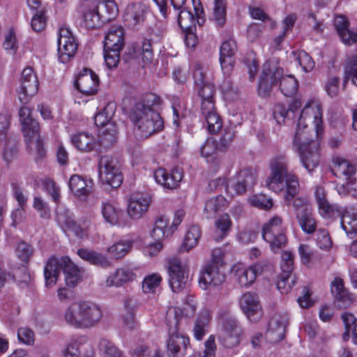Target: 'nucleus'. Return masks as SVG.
Segmentation results:
<instances>
[{"instance_id":"58836bf2","label":"nucleus","mask_w":357,"mask_h":357,"mask_svg":"<svg viewBox=\"0 0 357 357\" xmlns=\"http://www.w3.org/2000/svg\"><path fill=\"white\" fill-rule=\"evenodd\" d=\"M133 242L130 240H121L107 248V252L112 259H121L131 250Z\"/></svg>"},{"instance_id":"f704fd0d","label":"nucleus","mask_w":357,"mask_h":357,"mask_svg":"<svg viewBox=\"0 0 357 357\" xmlns=\"http://www.w3.org/2000/svg\"><path fill=\"white\" fill-rule=\"evenodd\" d=\"M211 20L217 27H223L227 22V0H214Z\"/></svg>"},{"instance_id":"7c9ffc66","label":"nucleus","mask_w":357,"mask_h":357,"mask_svg":"<svg viewBox=\"0 0 357 357\" xmlns=\"http://www.w3.org/2000/svg\"><path fill=\"white\" fill-rule=\"evenodd\" d=\"M101 213L105 220L111 225H120L123 211L117 206L109 202H102Z\"/></svg>"},{"instance_id":"412c9836","label":"nucleus","mask_w":357,"mask_h":357,"mask_svg":"<svg viewBox=\"0 0 357 357\" xmlns=\"http://www.w3.org/2000/svg\"><path fill=\"white\" fill-rule=\"evenodd\" d=\"M183 176L182 169L178 167H174L169 172L159 168L154 172L155 181L168 189L177 188L183 178Z\"/></svg>"},{"instance_id":"09e8293b","label":"nucleus","mask_w":357,"mask_h":357,"mask_svg":"<svg viewBox=\"0 0 357 357\" xmlns=\"http://www.w3.org/2000/svg\"><path fill=\"white\" fill-rule=\"evenodd\" d=\"M218 150H220L219 144L213 137H208L200 148L202 156L206 158L207 161L213 158Z\"/></svg>"},{"instance_id":"680f3d73","label":"nucleus","mask_w":357,"mask_h":357,"mask_svg":"<svg viewBox=\"0 0 357 357\" xmlns=\"http://www.w3.org/2000/svg\"><path fill=\"white\" fill-rule=\"evenodd\" d=\"M280 268L282 273L287 274H292L294 268V255L290 252H283L281 257Z\"/></svg>"},{"instance_id":"6e6d98bb","label":"nucleus","mask_w":357,"mask_h":357,"mask_svg":"<svg viewBox=\"0 0 357 357\" xmlns=\"http://www.w3.org/2000/svg\"><path fill=\"white\" fill-rule=\"evenodd\" d=\"M162 280L160 275L152 274L144 278L142 282V290L144 293H153Z\"/></svg>"},{"instance_id":"2f4dec72","label":"nucleus","mask_w":357,"mask_h":357,"mask_svg":"<svg viewBox=\"0 0 357 357\" xmlns=\"http://www.w3.org/2000/svg\"><path fill=\"white\" fill-rule=\"evenodd\" d=\"M96 7L105 23L114 19L119 9L114 0H95Z\"/></svg>"},{"instance_id":"393cba45","label":"nucleus","mask_w":357,"mask_h":357,"mask_svg":"<svg viewBox=\"0 0 357 357\" xmlns=\"http://www.w3.org/2000/svg\"><path fill=\"white\" fill-rule=\"evenodd\" d=\"M31 109L27 107H22L19 111L22 131L25 138H32L38 135L40 130L38 123L32 118Z\"/></svg>"},{"instance_id":"bf43d9fd","label":"nucleus","mask_w":357,"mask_h":357,"mask_svg":"<svg viewBox=\"0 0 357 357\" xmlns=\"http://www.w3.org/2000/svg\"><path fill=\"white\" fill-rule=\"evenodd\" d=\"M33 207L39 213L40 217L47 219L50 218L51 211L47 202L41 197L37 196L33 198Z\"/></svg>"},{"instance_id":"20e7f679","label":"nucleus","mask_w":357,"mask_h":357,"mask_svg":"<svg viewBox=\"0 0 357 357\" xmlns=\"http://www.w3.org/2000/svg\"><path fill=\"white\" fill-rule=\"evenodd\" d=\"M61 270L65 274V280L68 287H75L81 280V270L71 261L70 257L64 256L58 259L51 257L44 268L45 285L52 287L57 281Z\"/></svg>"},{"instance_id":"864d4df0","label":"nucleus","mask_w":357,"mask_h":357,"mask_svg":"<svg viewBox=\"0 0 357 357\" xmlns=\"http://www.w3.org/2000/svg\"><path fill=\"white\" fill-rule=\"evenodd\" d=\"M248 201L251 206L261 210H268L273 206L272 199L263 194L252 195Z\"/></svg>"},{"instance_id":"aec40b11","label":"nucleus","mask_w":357,"mask_h":357,"mask_svg":"<svg viewBox=\"0 0 357 357\" xmlns=\"http://www.w3.org/2000/svg\"><path fill=\"white\" fill-rule=\"evenodd\" d=\"M236 178V183H232L230 187L233 192L229 190L231 196L242 195L255 185V170L252 167L241 169L237 174Z\"/></svg>"},{"instance_id":"4d7b16f0","label":"nucleus","mask_w":357,"mask_h":357,"mask_svg":"<svg viewBox=\"0 0 357 357\" xmlns=\"http://www.w3.org/2000/svg\"><path fill=\"white\" fill-rule=\"evenodd\" d=\"M31 28L33 31L39 32L45 29L47 25V17L43 9L38 10L32 17Z\"/></svg>"},{"instance_id":"c03bdc74","label":"nucleus","mask_w":357,"mask_h":357,"mask_svg":"<svg viewBox=\"0 0 357 357\" xmlns=\"http://www.w3.org/2000/svg\"><path fill=\"white\" fill-rule=\"evenodd\" d=\"M79 302L70 305L64 312V319L66 323L75 328H80Z\"/></svg>"},{"instance_id":"f3484780","label":"nucleus","mask_w":357,"mask_h":357,"mask_svg":"<svg viewBox=\"0 0 357 357\" xmlns=\"http://www.w3.org/2000/svg\"><path fill=\"white\" fill-rule=\"evenodd\" d=\"M75 88L86 96H92L98 92L99 86L98 76L91 70L84 68L77 77Z\"/></svg>"},{"instance_id":"6e6552de","label":"nucleus","mask_w":357,"mask_h":357,"mask_svg":"<svg viewBox=\"0 0 357 357\" xmlns=\"http://www.w3.org/2000/svg\"><path fill=\"white\" fill-rule=\"evenodd\" d=\"M296 149L303 167L311 173L319 165L320 149L317 143L312 139L303 141L293 144Z\"/></svg>"},{"instance_id":"1a4fd4ad","label":"nucleus","mask_w":357,"mask_h":357,"mask_svg":"<svg viewBox=\"0 0 357 357\" xmlns=\"http://www.w3.org/2000/svg\"><path fill=\"white\" fill-rule=\"evenodd\" d=\"M263 238L270 245L271 249L276 252L287 243V237L282 227V218L274 216L264 225Z\"/></svg>"},{"instance_id":"052dcab7","label":"nucleus","mask_w":357,"mask_h":357,"mask_svg":"<svg viewBox=\"0 0 357 357\" xmlns=\"http://www.w3.org/2000/svg\"><path fill=\"white\" fill-rule=\"evenodd\" d=\"M34 249L32 245L26 242H20L17 247V256L23 261L28 262L32 257Z\"/></svg>"},{"instance_id":"9b49d317","label":"nucleus","mask_w":357,"mask_h":357,"mask_svg":"<svg viewBox=\"0 0 357 357\" xmlns=\"http://www.w3.org/2000/svg\"><path fill=\"white\" fill-rule=\"evenodd\" d=\"M167 272L168 282L172 291H182L185 287L188 278L187 266L179 259H172L169 262Z\"/></svg>"},{"instance_id":"4be33fe9","label":"nucleus","mask_w":357,"mask_h":357,"mask_svg":"<svg viewBox=\"0 0 357 357\" xmlns=\"http://www.w3.org/2000/svg\"><path fill=\"white\" fill-rule=\"evenodd\" d=\"M151 198L148 195L137 194L130 197L128 205V214L134 220H138L148 211Z\"/></svg>"},{"instance_id":"473e14b6","label":"nucleus","mask_w":357,"mask_h":357,"mask_svg":"<svg viewBox=\"0 0 357 357\" xmlns=\"http://www.w3.org/2000/svg\"><path fill=\"white\" fill-rule=\"evenodd\" d=\"M72 144L79 151L89 152L96 146L94 137L86 132H80L71 137Z\"/></svg>"},{"instance_id":"e2e57ef3","label":"nucleus","mask_w":357,"mask_h":357,"mask_svg":"<svg viewBox=\"0 0 357 357\" xmlns=\"http://www.w3.org/2000/svg\"><path fill=\"white\" fill-rule=\"evenodd\" d=\"M289 109L282 104H277L273 107V116L276 122L281 125L289 117Z\"/></svg>"},{"instance_id":"cd10ccee","label":"nucleus","mask_w":357,"mask_h":357,"mask_svg":"<svg viewBox=\"0 0 357 357\" xmlns=\"http://www.w3.org/2000/svg\"><path fill=\"white\" fill-rule=\"evenodd\" d=\"M231 271L235 280L241 287H247L251 285L257 278L251 266L245 267L241 264H235L233 266Z\"/></svg>"},{"instance_id":"338daca9","label":"nucleus","mask_w":357,"mask_h":357,"mask_svg":"<svg viewBox=\"0 0 357 357\" xmlns=\"http://www.w3.org/2000/svg\"><path fill=\"white\" fill-rule=\"evenodd\" d=\"M317 244L323 250H328L332 246V241L328 231L324 229L317 230Z\"/></svg>"},{"instance_id":"bb28decb","label":"nucleus","mask_w":357,"mask_h":357,"mask_svg":"<svg viewBox=\"0 0 357 357\" xmlns=\"http://www.w3.org/2000/svg\"><path fill=\"white\" fill-rule=\"evenodd\" d=\"M340 215L342 228L349 238H354L357 234V210L347 208Z\"/></svg>"},{"instance_id":"a19ab883","label":"nucleus","mask_w":357,"mask_h":357,"mask_svg":"<svg viewBox=\"0 0 357 357\" xmlns=\"http://www.w3.org/2000/svg\"><path fill=\"white\" fill-rule=\"evenodd\" d=\"M226 204V199L222 195L212 197L206 202L204 213L207 218H213Z\"/></svg>"},{"instance_id":"e433bc0d","label":"nucleus","mask_w":357,"mask_h":357,"mask_svg":"<svg viewBox=\"0 0 357 357\" xmlns=\"http://www.w3.org/2000/svg\"><path fill=\"white\" fill-rule=\"evenodd\" d=\"M231 225V220L227 214H224L217 219L215 222L213 235L215 241L219 242L225 238L228 235Z\"/></svg>"},{"instance_id":"de8ad7c7","label":"nucleus","mask_w":357,"mask_h":357,"mask_svg":"<svg viewBox=\"0 0 357 357\" xmlns=\"http://www.w3.org/2000/svg\"><path fill=\"white\" fill-rule=\"evenodd\" d=\"M18 273L23 275L22 280H26L28 277L26 268L24 266L15 268L12 269V273L0 268V288L10 280L20 281L17 278Z\"/></svg>"},{"instance_id":"603ef678","label":"nucleus","mask_w":357,"mask_h":357,"mask_svg":"<svg viewBox=\"0 0 357 357\" xmlns=\"http://www.w3.org/2000/svg\"><path fill=\"white\" fill-rule=\"evenodd\" d=\"M296 282V278L292 274L282 273L277 282V287L282 294H287Z\"/></svg>"},{"instance_id":"4468645a","label":"nucleus","mask_w":357,"mask_h":357,"mask_svg":"<svg viewBox=\"0 0 357 357\" xmlns=\"http://www.w3.org/2000/svg\"><path fill=\"white\" fill-rule=\"evenodd\" d=\"M77 49L72 32L66 27H61L59 32L58 54L61 62L67 63L73 57Z\"/></svg>"},{"instance_id":"f03ea898","label":"nucleus","mask_w":357,"mask_h":357,"mask_svg":"<svg viewBox=\"0 0 357 357\" xmlns=\"http://www.w3.org/2000/svg\"><path fill=\"white\" fill-rule=\"evenodd\" d=\"M130 119L135 132L140 138H147L163 128V121L158 112L150 106L138 102L132 109Z\"/></svg>"},{"instance_id":"4c0bfd02","label":"nucleus","mask_w":357,"mask_h":357,"mask_svg":"<svg viewBox=\"0 0 357 357\" xmlns=\"http://www.w3.org/2000/svg\"><path fill=\"white\" fill-rule=\"evenodd\" d=\"M296 218L301 227L305 232L312 234L315 231L316 224L312 217L311 208H301Z\"/></svg>"},{"instance_id":"13d9d810","label":"nucleus","mask_w":357,"mask_h":357,"mask_svg":"<svg viewBox=\"0 0 357 357\" xmlns=\"http://www.w3.org/2000/svg\"><path fill=\"white\" fill-rule=\"evenodd\" d=\"M318 205L319 213L324 218H329L342 213V211L337 206L330 204L328 200L320 202Z\"/></svg>"},{"instance_id":"5701e85b","label":"nucleus","mask_w":357,"mask_h":357,"mask_svg":"<svg viewBox=\"0 0 357 357\" xmlns=\"http://www.w3.org/2000/svg\"><path fill=\"white\" fill-rule=\"evenodd\" d=\"M56 221L65 232L71 231L77 236L82 234V228L75 221L73 213L66 207H57Z\"/></svg>"},{"instance_id":"37998d69","label":"nucleus","mask_w":357,"mask_h":357,"mask_svg":"<svg viewBox=\"0 0 357 357\" xmlns=\"http://www.w3.org/2000/svg\"><path fill=\"white\" fill-rule=\"evenodd\" d=\"M201 237V231L199 227L192 226L186 232L183 243L181 249L184 251L188 252L194 248L198 244L199 240Z\"/></svg>"},{"instance_id":"a878e982","label":"nucleus","mask_w":357,"mask_h":357,"mask_svg":"<svg viewBox=\"0 0 357 357\" xmlns=\"http://www.w3.org/2000/svg\"><path fill=\"white\" fill-rule=\"evenodd\" d=\"M287 318L286 316L275 314L269 322L266 337L273 342L282 340L284 337Z\"/></svg>"},{"instance_id":"49530a36","label":"nucleus","mask_w":357,"mask_h":357,"mask_svg":"<svg viewBox=\"0 0 357 357\" xmlns=\"http://www.w3.org/2000/svg\"><path fill=\"white\" fill-rule=\"evenodd\" d=\"M102 357H123V352L111 341L102 338L98 344Z\"/></svg>"},{"instance_id":"f257e3e1","label":"nucleus","mask_w":357,"mask_h":357,"mask_svg":"<svg viewBox=\"0 0 357 357\" xmlns=\"http://www.w3.org/2000/svg\"><path fill=\"white\" fill-rule=\"evenodd\" d=\"M271 175L266 180L269 190L280 192L286 189L285 203L290 204L299 189L298 177L289 172L288 158L284 154H279L271 160Z\"/></svg>"},{"instance_id":"6ab92c4d","label":"nucleus","mask_w":357,"mask_h":357,"mask_svg":"<svg viewBox=\"0 0 357 357\" xmlns=\"http://www.w3.org/2000/svg\"><path fill=\"white\" fill-rule=\"evenodd\" d=\"M149 12V6L144 2L131 3L126 8L124 20L128 26L135 28L144 23Z\"/></svg>"},{"instance_id":"3c124183","label":"nucleus","mask_w":357,"mask_h":357,"mask_svg":"<svg viewBox=\"0 0 357 357\" xmlns=\"http://www.w3.org/2000/svg\"><path fill=\"white\" fill-rule=\"evenodd\" d=\"M342 319L346 328L345 335L351 332L354 343L357 344V319L351 313L347 312L342 314Z\"/></svg>"},{"instance_id":"ea45409f","label":"nucleus","mask_w":357,"mask_h":357,"mask_svg":"<svg viewBox=\"0 0 357 357\" xmlns=\"http://www.w3.org/2000/svg\"><path fill=\"white\" fill-rule=\"evenodd\" d=\"M168 219L161 216L156 219L151 231V236L156 241H161L165 237H168L174 232V229L167 227Z\"/></svg>"},{"instance_id":"2eb2a0df","label":"nucleus","mask_w":357,"mask_h":357,"mask_svg":"<svg viewBox=\"0 0 357 357\" xmlns=\"http://www.w3.org/2000/svg\"><path fill=\"white\" fill-rule=\"evenodd\" d=\"M225 273L223 267L206 264L200 272L199 279V286L203 289H207L210 286H219L225 281Z\"/></svg>"},{"instance_id":"8fccbe9b","label":"nucleus","mask_w":357,"mask_h":357,"mask_svg":"<svg viewBox=\"0 0 357 357\" xmlns=\"http://www.w3.org/2000/svg\"><path fill=\"white\" fill-rule=\"evenodd\" d=\"M114 114V105L108 103L98 114L95 116V123L97 126H105L112 119Z\"/></svg>"},{"instance_id":"0eeeda50","label":"nucleus","mask_w":357,"mask_h":357,"mask_svg":"<svg viewBox=\"0 0 357 357\" xmlns=\"http://www.w3.org/2000/svg\"><path fill=\"white\" fill-rule=\"evenodd\" d=\"M98 172L101 180L112 188L119 187L123 182L118 162L110 155H105L100 158Z\"/></svg>"},{"instance_id":"7ed1b4c3","label":"nucleus","mask_w":357,"mask_h":357,"mask_svg":"<svg viewBox=\"0 0 357 357\" xmlns=\"http://www.w3.org/2000/svg\"><path fill=\"white\" fill-rule=\"evenodd\" d=\"M183 318L180 308L171 307L166 314V324L168 328V337L166 340L169 357H184L190 345L188 337L179 332V323Z\"/></svg>"},{"instance_id":"c85d7f7f","label":"nucleus","mask_w":357,"mask_h":357,"mask_svg":"<svg viewBox=\"0 0 357 357\" xmlns=\"http://www.w3.org/2000/svg\"><path fill=\"white\" fill-rule=\"evenodd\" d=\"M70 190L77 196H88L92 190L93 181L78 174L73 175L68 183Z\"/></svg>"},{"instance_id":"5fc2aeb1","label":"nucleus","mask_w":357,"mask_h":357,"mask_svg":"<svg viewBox=\"0 0 357 357\" xmlns=\"http://www.w3.org/2000/svg\"><path fill=\"white\" fill-rule=\"evenodd\" d=\"M153 38L144 39L139 45L142 60L144 64H149L152 62L154 54L152 47Z\"/></svg>"},{"instance_id":"423d86ee","label":"nucleus","mask_w":357,"mask_h":357,"mask_svg":"<svg viewBox=\"0 0 357 357\" xmlns=\"http://www.w3.org/2000/svg\"><path fill=\"white\" fill-rule=\"evenodd\" d=\"M306 115H310V118H313L314 119L313 123L314 125L317 137H319L323 135V114L321 106L317 103L312 104L309 107H305L301 112V116L298 121L297 128L295 132L293 144H296L298 142L310 139L307 136V126L305 119V116Z\"/></svg>"},{"instance_id":"0e129e2a","label":"nucleus","mask_w":357,"mask_h":357,"mask_svg":"<svg viewBox=\"0 0 357 357\" xmlns=\"http://www.w3.org/2000/svg\"><path fill=\"white\" fill-rule=\"evenodd\" d=\"M204 119L207 123L208 130L211 133H217L222 128V121L218 113L212 114L211 115L204 117Z\"/></svg>"},{"instance_id":"79ce46f5","label":"nucleus","mask_w":357,"mask_h":357,"mask_svg":"<svg viewBox=\"0 0 357 357\" xmlns=\"http://www.w3.org/2000/svg\"><path fill=\"white\" fill-rule=\"evenodd\" d=\"M298 89V82L291 75H282L280 81V89L285 96L292 97Z\"/></svg>"},{"instance_id":"72a5a7b5","label":"nucleus","mask_w":357,"mask_h":357,"mask_svg":"<svg viewBox=\"0 0 357 357\" xmlns=\"http://www.w3.org/2000/svg\"><path fill=\"white\" fill-rule=\"evenodd\" d=\"M84 328L95 326L102 317V311L96 304L85 301Z\"/></svg>"},{"instance_id":"774afa93","label":"nucleus","mask_w":357,"mask_h":357,"mask_svg":"<svg viewBox=\"0 0 357 357\" xmlns=\"http://www.w3.org/2000/svg\"><path fill=\"white\" fill-rule=\"evenodd\" d=\"M216 350V344L215 342V337L210 336L205 342V349L201 353L195 354L194 357H215Z\"/></svg>"},{"instance_id":"f8f14e48","label":"nucleus","mask_w":357,"mask_h":357,"mask_svg":"<svg viewBox=\"0 0 357 357\" xmlns=\"http://www.w3.org/2000/svg\"><path fill=\"white\" fill-rule=\"evenodd\" d=\"M196 18L186 8L178 10L177 15L178 24L184 31L195 28L196 22L202 26L204 23V11L200 0H192Z\"/></svg>"},{"instance_id":"dca6fc26","label":"nucleus","mask_w":357,"mask_h":357,"mask_svg":"<svg viewBox=\"0 0 357 357\" xmlns=\"http://www.w3.org/2000/svg\"><path fill=\"white\" fill-rule=\"evenodd\" d=\"M96 6L95 0H84L80 5L82 24L86 29H94L105 23Z\"/></svg>"},{"instance_id":"c756f323","label":"nucleus","mask_w":357,"mask_h":357,"mask_svg":"<svg viewBox=\"0 0 357 357\" xmlns=\"http://www.w3.org/2000/svg\"><path fill=\"white\" fill-rule=\"evenodd\" d=\"M135 278L136 275L130 268H120L108 277L106 284L107 287H119L126 282L134 280Z\"/></svg>"},{"instance_id":"9d476101","label":"nucleus","mask_w":357,"mask_h":357,"mask_svg":"<svg viewBox=\"0 0 357 357\" xmlns=\"http://www.w3.org/2000/svg\"><path fill=\"white\" fill-rule=\"evenodd\" d=\"M222 329L218 336L219 342L226 348L239 344L242 329L238 321L233 317H226L221 321Z\"/></svg>"},{"instance_id":"a211bd4d","label":"nucleus","mask_w":357,"mask_h":357,"mask_svg":"<svg viewBox=\"0 0 357 357\" xmlns=\"http://www.w3.org/2000/svg\"><path fill=\"white\" fill-rule=\"evenodd\" d=\"M20 82L19 99L22 102H26L29 97H31L37 93L39 86L37 75L31 68L28 67L23 70Z\"/></svg>"},{"instance_id":"ddd939ff","label":"nucleus","mask_w":357,"mask_h":357,"mask_svg":"<svg viewBox=\"0 0 357 357\" xmlns=\"http://www.w3.org/2000/svg\"><path fill=\"white\" fill-rule=\"evenodd\" d=\"M239 305L247 318L257 322L263 317V310L258 295L252 291L243 294L239 299Z\"/></svg>"},{"instance_id":"39448f33","label":"nucleus","mask_w":357,"mask_h":357,"mask_svg":"<svg viewBox=\"0 0 357 357\" xmlns=\"http://www.w3.org/2000/svg\"><path fill=\"white\" fill-rule=\"evenodd\" d=\"M125 30L121 25L109 27L104 41V58L108 68H116L120 61V52L125 45Z\"/></svg>"},{"instance_id":"a18cd8bd","label":"nucleus","mask_w":357,"mask_h":357,"mask_svg":"<svg viewBox=\"0 0 357 357\" xmlns=\"http://www.w3.org/2000/svg\"><path fill=\"white\" fill-rule=\"evenodd\" d=\"M331 292L337 301L347 304L350 302V297L344 288L343 280L339 277L335 278L331 282Z\"/></svg>"},{"instance_id":"69168bd1","label":"nucleus","mask_w":357,"mask_h":357,"mask_svg":"<svg viewBox=\"0 0 357 357\" xmlns=\"http://www.w3.org/2000/svg\"><path fill=\"white\" fill-rule=\"evenodd\" d=\"M297 60L301 68L305 72H310L314 68L315 63L312 57L305 51L298 52Z\"/></svg>"},{"instance_id":"c9c22d12","label":"nucleus","mask_w":357,"mask_h":357,"mask_svg":"<svg viewBox=\"0 0 357 357\" xmlns=\"http://www.w3.org/2000/svg\"><path fill=\"white\" fill-rule=\"evenodd\" d=\"M283 74V68L273 61L265 63L261 73V75L275 86L280 82Z\"/></svg>"},{"instance_id":"b1692460","label":"nucleus","mask_w":357,"mask_h":357,"mask_svg":"<svg viewBox=\"0 0 357 357\" xmlns=\"http://www.w3.org/2000/svg\"><path fill=\"white\" fill-rule=\"evenodd\" d=\"M333 174L346 181L347 184L354 185L357 182V169L349 161L337 158L335 161Z\"/></svg>"}]
</instances>
